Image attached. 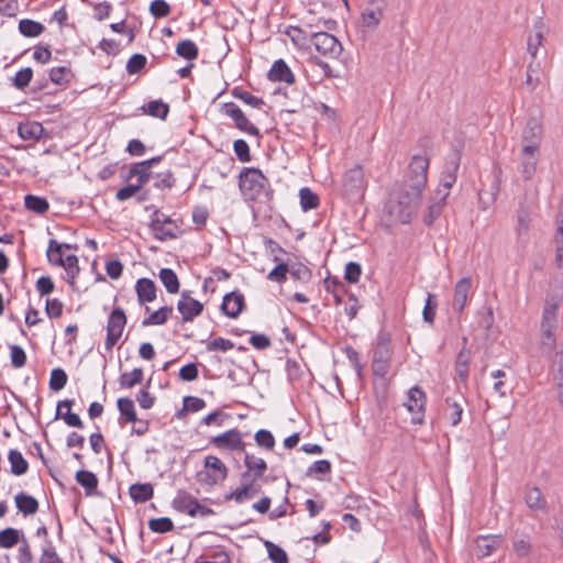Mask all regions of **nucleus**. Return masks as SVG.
Masks as SVG:
<instances>
[{"label": "nucleus", "instance_id": "58", "mask_svg": "<svg viewBox=\"0 0 563 563\" xmlns=\"http://www.w3.org/2000/svg\"><path fill=\"white\" fill-rule=\"evenodd\" d=\"M289 274L295 280L301 283H309L312 278L311 271L301 263L289 266Z\"/></svg>", "mask_w": 563, "mask_h": 563}, {"label": "nucleus", "instance_id": "25", "mask_svg": "<svg viewBox=\"0 0 563 563\" xmlns=\"http://www.w3.org/2000/svg\"><path fill=\"white\" fill-rule=\"evenodd\" d=\"M156 285L150 278H140L135 284V291L139 303L152 302L156 299Z\"/></svg>", "mask_w": 563, "mask_h": 563}, {"label": "nucleus", "instance_id": "45", "mask_svg": "<svg viewBox=\"0 0 563 563\" xmlns=\"http://www.w3.org/2000/svg\"><path fill=\"white\" fill-rule=\"evenodd\" d=\"M143 380V369L141 367L134 368L132 372H124L119 377L121 388H132Z\"/></svg>", "mask_w": 563, "mask_h": 563}, {"label": "nucleus", "instance_id": "12", "mask_svg": "<svg viewBox=\"0 0 563 563\" xmlns=\"http://www.w3.org/2000/svg\"><path fill=\"white\" fill-rule=\"evenodd\" d=\"M540 158V150L534 146H521L519 153V172L525 180H530L536 172Z\"/></svg>", "mask_w": 563, "mask_h": 563}, {"label": "nucleus", "instance_id": "56", "mask_svg": "<svg viewBox=\"0 0 563 563\" xmlns=\"http://www.w3.org/2000/svg\"><path fill=\"white\" fill-rule=\"evenodd\" d=\"M148 528L155 533H167L174 529V523L168 517L153 518L148 521Z\"/></svg>", "mask_w": 563, "mask_h": 563}, {"label": "nucleus", "instance_id": "8", "mask_svg": "<svg viewBox=\"0 0 563 563\" xmlns=\"http://www.w3.org/2000/svg\"><path fill=\"white\" fill-rule=\"evenodd\" d=\"M310 42L317 52L331 58L338 57L343 49L339 40L328 32H310Z\"/></svg>", "mask_w": 563, "mask_h": 563}, {"label": "nucleus", "instance_id": "1", "mask_svg": "<svg viewBox=\"0 0 563 563\" xmlns=\"http://www.w3.org/2000/svg\"><path fill=\"white\" fill-rule=\"evenodd\" d=\"M239 188L246 199L253 201L268 202L274 196L268 178L256 167L242 168L239 174Z\"/></svg>", "mask_w": 563, "mask_h": 563}, {"label": "nucleus", "instance_id": "36", "mask_svg": "<svg viewBox=\"0 0 563 563\" xmlns=\"http://www.w3.org/2000/svg\"><path fill=\"white\" fill-rule=\"evenodd\" d=\"M471 361V352L467 349H462L455 361V373L456 376L462 380L466 382L468 378V366Z\"/></svg>", "mask_w": 563, "mask_h": 563}, {"label": "nucleus", "instance_id": "41", "mask_svg": "<svg viewBox=\"0 0 563 563\" xmlns=\"http://www.w3.org/2000/svg\"><path fill=\"white\" fill-rule=\"evenodd\" d=\"M45 26L37 21L31 19H22L19 22V31L25 37H36L41 35Z\"/></svg>", "mask_w": 563, "mask_h": 563}, {"label": "nucleus", "instance_id": "39", "mask_svg": "<svg viewBox=\"0 0 563 563\" xmlns=\"http://www.w3.org/2000/svg\"><path fill=\"white\" fill-rule=\"evenodd\" d=\"M173 313V307L172 306H164L161 307L158 310L152 312L148 317H146L142 321L143 327L148 325H161L164 324L169 316Z\"/></svg>", "mask_w": 563, "mask_h": 563}, {"label": "nucleus", "instance_id": "19", "mask_svg": "<svg viewBox=\"0 0 563 563\" xmlns=\"http://www.w3.org/2000/svg\"><path fill=\"white\" fill-rule=\"evenodd\" d=\"M244 307V296L241 292L231 291L224 295L220 309L222 313L234 319L239 317Z\"/></svg>", "mask_w": 563, "mask_h": 563}, {"label": "nucleus", "instance_id": "3", "mask_svg": "<svg viewBox=\"0 0 563 563\" xmlns=\"http://www.w3.org/2000/svg\"><path fill=\"white\" fill-rule=\"evenodd\" d=\"M556 303H547L542 312L540 350L542 355L547 357H551L556 346V339L553 332L556 327Z\"/></svg>", "mask_w": 563, "mask_h": 563}, {"label": "nucleus", "instance_id": "43", "mask_svg": "<svg viewBox=\"0 0 563 563\" xmlns=\"http://www.w3.org/2000/svg\"><path fill=\"white\" fill-rule=\"evenodd\" d=\"M273 261L277 263V265L268 273L267 279L272 282H276L278 284H283L287 279V274L289 273V265L283 262L278 256H274Z\"/></svg>", "mask_w": 563, "mask_h": 563}, {"label": "nucleus", "instance_id": "9", "mask_svg": "<svg viewBox=\"0 0 563 563\" xmlns=\"http://www.w3.org/2000/svg\"><path fill=\"white\" fill-rule=\"evenodd\" d=\"M221 111L223 114L230 117L234 121V125L238 130L245 132L252 136H261L258 128L251 123L245 113L240 109V107L236 103L225 102L222 104Z\"/></svg>", "mask_w": 563, "mask_h": 563}, {"label": "nucleus", "instance_id": "15", "mask_svg": "<svg viewBox=\"0 0 563 563\" xmlns=\"http://www.w3.org/2000/svg\"><path fill=\"white\" fill-rule=\"evenodd\" d=\"M177 310L181 314L184 323L191 322L196 317L200 316L203 311V305L190 296V291L184 290L180 299L177 302Z\"/></svg>", "mask_w": 563, "mask_h": 563}, {"label": "nucleus", "instance_id": "60", "mask_svg": "<svg viewBox=\"0 0 563 563\" xmlns=\"http://www.w3.org/2000/svg\"><path fill=\"white\" fill-rule=\"evenodd\" d=\"M438 307L437 296L434 294H428L426 303L423 307L422 316L427 323H433L435 318V310Z\"/></svg>", "mask_w": 563, "mask_h": 563}, {"label": "nucleus", "instance_id": "51", "mask_svg": "<svg viewBox=\"0 0 563 563\" xmlns=\"http://www.w3.org/2000/svg\"><path fill=\"white\" fill-rule=\"evenodd\" d=\"M19 541H22L19 530L14 528H5L0 531V548L11 549Z\"/></svg>", "mask_w": 563, "mask_h": 563}, {"label": "nucleus", "instance_id": "61", "mask_svg": "<svg viewBox=\"0 0 563 563\" xmlns=\"http://www.w3.org/2000/svg\"><path fill=\"white\" fill-rule=\"evenodd\" d=\"M147 58L145 55L136 53L133 54L126 63V71L130 75L140 73L146 65Z\"/></svg>", "mask_w": 563, "mask_h": 563}, {"label": "nucleus", "instance_id": "11", "mask_svg": "<svg viewBox=\"0 0 563 563\" xmlns=\"http://www.w3.org/2000/svg\"><path fill=\"white\" fill-rule=\"evenodd\" d=\"M426 402V393L419 386H413L409 389L406 406L412 413L411 422L413 424L423 423Z\"/></svg>", "mask_w": 563, "mask_h": 563}, {"label": "nucleus", "instance_id": "4", "mask_svg": "<svg viewBox=\"0 0 563 563\" xmlns=\"http://www.w3.org/2000/svg\"><path fill=\"white\" fill-rule=\"evenodd\" d=\"M393 357L391 338L387 332H380L373 349L372 369L375 376L385 377L389 371Z\"/></svg>", "mask_w": 563, "mask_h": 563}, {"label": "nucleus", "instance_id": "21", "mask_svg": "<svg viewBox=\"0 0 563 563\" xmlns=\"http://www.w3.org/2000/svg\"><path fill=\"white\" fill-rule=\"evenodd\" d=\"M500 534L479 536L475 540V551L478 558L492 555L501 544Z\"/></svg>", "mask_w": 563, "mask_h": 563}, {"label": "nucleus", "instance_id": "2", "mask_svg": "<svg viewBox=\"0 0 563 563\" xmlns=\"http://www.w3.org/2000/svg\"><path fill=\"white\" fill-rule=\"evenodd\" d=\"M422 190L405 181L395 190L396 206L394 212H396L401 223H409L412 216L416 214L421 203Z\"/></svg>", "mask_w": 563, "mask_h": 563}, {"label": "nucleus", "instance_id": "24", "mask_svg": "<svg viewBox=\"0 0 563 563\" xmlns=\"http://www.w3.org/2000/svg\"><path fill=\"white\" fill-rule=\"evenodd\" d=\"M267 78L271 81H283L288 85L295 82V75L284 59H277L273 63L267 73Z\"/></svg>", "mask_w": 563, "mask_h": 563}, {"label": "nucleus", "instance_id": "5", "mask_svg": "<svg viewBox=\"0 0 563 563\" xmlns=\"http://www.w3.org/2000/svg\"><path fill=\"white\" fill-rule=\"evenodd\" d=\"M150 230L158 241L174 240L181 234L177 220L172 219L156 208L151 214Z\"/></svg>", "mask_w": 563, "mask_h": 563}, {"label": "nucleus", "instance_id": "49", "mask_svg": "<svg viewBox=\"0 0 563 563\" xmlns=\"http://www.w3.org/2000/svg\"><path fill=\"white\" fill-rule=\"evenodd\" d=\"M324 287L328 292L333 295L335 303L340 305L346 291L344 284L336 278L328 277L324 279Z\"/></svg>", "mask_w": 563, "mask_h": 563}, {"label": "nucleus", "instance_id": "53", "mask_svg": "<svg viewBox=\"0 0 563 563\" xmlns=\"http://www.w3.org/2000/svg\"><path fill=\"white\" fill-rule=\"evenodd\" d=\"M47 261L55 266L64 265L63 251H60V243L56 240H49L48 249L46 252Z\"/></svg>", "mask_w": 563, "mask_h": 563}, {"label": "nucleus", "instance_id": "55", "mask_svg": "<svg viewBox=\"0 0 563 563\" xmlns=\"http://www.w3.org/2000/svg\"><path fill=\"white\" fill-rule=\"evenodd\" d=\"M71 77L70 68L66 66L54 67L49 70V80L56 85H64L69 82Z\"/></svg>", "mask_w": 563, "mask_h": 563}, {"label": "nucleus", "instance_id": "26", "mask_svg": "<svg viewBox=\"0 0 563 563\" xmlns=\"http://www.w3.org/2000/svg\"><path fill=\"white\" fill-rule=\"evenodd\" d=\"M525 503L529 509L533 511H543L548 510V503L541 493L540 488L537 486L527 487L525 492Z\"/></svg>", "mask_w": 563, "mask_h": 563}, {"label": "nucleus", "instance_id": "16", "mask_svg": "<svg viewBox=\"0 0 563 563\" xmlns=\"http://www.w3.org/2000/svg\"><path fill=\"white\" fill-rule=\"evenodd\" d=\"M542 137V124L538 119L529 118L522 130L521 146H534L536 150H540Z\"/></svg>", "mask_w": 563, "mask_h": 563}, {"label": "nucleus", "instance_id": "30", "mask_svg": "<svg viewBox=\"0 0 563 563\" xmlns=\"http://www.w3.org/2000/svg\"><path fill=\"white\" fill-rule=\"evenodd\" d=\"M64 267L66 275H67V283L69 287L77 291L78 288L76 286V277L78 276L80 268L78 264V257L75 254L67 255L64 260V265H60Z\"/></svg>", "mask_w": 563, "mask_h": 563}, {"label": "nucleus", "instance_id": "14", "mask_svg": "<svg viewBox=\"0 0 563 563\" xmlns=\"http://www.w3.org/2000/svg\"><path fill=\"white\" fill-rule=\"evenodd\" d=\"M367 181L361 165L350 168L343 176L342 186L346 195H358L363 192Z\"/></svg>", "mask_w": 563, "mask_h": 563}, {"label": "nucleus", "instance_id": "47", "mask_svg": "<svg viewBox=\"0 0 563 563\" xmlns=\"http://www.w3.org/2000/svg\"><path fill=\"white\" fill-rule=\"evenodd\" d=\"M300 206L303 211L312 210L319 207L320 200L316 192L310 188L303 187L299 190Z\"/></svg>", "mask_w": 563, "mask_h": 563}, {"label": "nucleus", "instance_id": "17", "mask_svg": "<svg viewBox=\"0 0 563 563\" xmlns=\"http://www.w3.org/2000/svg\"><path fill=\"white\" fill-rule=\"evenodd\" d=\"M385 8V0H371L361 14L363 24L375 29L383 19Z\"/></svg>", "mask_w": 563, "mask_h": 563}, {"label": "nucleus", "instance_id": "6", "mask_svg": "<svg viewBox=\"0 0 563 563\" xmlns=\"http://www.w3.org/2000/svg\"><path fill=\"white\" fill-rule=\"evenodd\" d=\"M430 159L424 155H413L408 165L405 183L416 188L424 189L428 181V169Z\"/></svg>", "mask_w": 563, "mask_h": 563}, {"label": "nucleus", "instance_id": "46", "mask_svg": "<svg viewBox=\"0 0 563 563\" xmlns=\"http://www.w3.org/2000/svg\"><path fill=\"white\" fill-rule=\"evenodd\" d=\"M183 409L176 413L177 418H181L186 412H197L206 407V401L202 398L195 396H186L183 400Z\"/></svg>", "mask_w": 563, "mask_h": 563}, {"label": "nucleus", "instance_id": "28", "mask_svg": "<svg viewBox=\"0 0 563 563\" xmlns=\"http://www.w3.org/2000/svg\"><path fill=\"white\" fill-rule=\"evenodd\" d=\"M44 128L38 122H21L18 126V134L25 141H37L42 137Z\"/></svg>", "mask_w": 563, "mask_h": 563}, {"label": "nucleus", "instance_id": "23", "mask_svg": "<svg viewBox=\"0 0 563 563\" xmlns=\"http://www.w3.org/2000/svg\"><path fill=\"white\" fill-rule=\"evenodd\" d=\"M73 406V399H64L58 401L55 419L62 418L67 426L82 429L84 422L77 413L71 412Z\"/></svg>", "mask_w": 563, "mask_h": 563}, {"label": "nucleus", "instance_id": "64", "mask_svg": "<svg viewBox=\"0 0 563 563\" xmlns=\"http://www.w3.org/2000/svg\"><path fill=\"white\" fill-rule=\"evenodd\" d=\"M170 11L172 8L165 0H154L150 4V13L156 19L166 18Z\"/></svg>", "mask_w": 563, "mask_h": 563}, {"label": "nucleus", "instance_id": "32", "mask_svg": "<svg viewBox=\"0 0 563 563\" xmlns=\"http://www.w3.org/2000/svg\"><path fill=\"white\" fill-rule=\"evenodd\" d=\"M8 460L13 475L21 476L27 472L29 463L20 451L15 449L10 450L8 453Z\"/></svg>", "mask_w": 563, "mask_h": 563}, {"label": "nucleus", "instance_id": "44", "mask_svg": "<svg viewBox=\"0 0 563 563\" xmlns=\"http://www.w3.org/2000/svg\"><path fill=\"white\" fill-rule=\"evenodd\" d=\"M176 54L187 60H194L199 55L196 43L191 40H183L176 46Z\"/></svg>", "mask_w": 563, "mask_h": 563}, {"label": "nucleus", "instance_id": "7", "mask_svg": "<svg viewBox=\"0 0 563 563\" xmlns=\"http://www.w3.org/2000/svg\"><path fill=\"white\" fill-rule=\"evenodd\" d=\"M126 316L121 307H115L108 317L104 349L110 352L122 336Z\"/></svg>", "mask_w": 563, "mask_h": 563}, {"label": "nucleus", "instance_id": "20", "mask_svg": "<svg viewBox=\"0 0 563 563\" xmlns=\"http://www.w3.org/2000/svg\"><path fill=\"white\" fill-rule=\"evenodd\" d=\"M472 288L471 277L461 278L454 287V294L452 299V308L455 312L462 313Z\"/></svg>", "mask_w": 563, "mask_h": 563}, {"label": "nucleus", "instance_id": "18", "mask_svg": "<svg viewBox=\"0 0 563 563\" xmlns=\"http://www.w3.org/2000/svg\"><path fill=\"white\" fill-rule=\"evenodd\" d=\"M243 461L246 471L241 474V481H247L251 477H254L255 479L263 478L267 471V463L263 459L245 452Z\"/></svg>", "mask_w": 563, "mask_h": 563}, {"label": "nucleus", "instance_id": "31", "mask_svg": "<svg viewBox=\"0 0 563 563\" xmlns=\"http://www.w3.org/2000/svg\"><path fill=\"white\" fill-rule=\"evenodd\" d=\"M154 488L150 483H136L130 486V496L135 503H145L153 498Z\"/></svg>", "mask_w": 563, "mask_h": 563}, {"label": "nucleus", "instance_id": "38", "mask_svg": "<svg viewBox=\"0 0 563 563\" xmlns=\"http://www.w3.org/2000/svg\"><path fill=\"white\" fill-rule=\"evenodd\" d=\"M162 284L165 286L167 292L177 294L180 288L179 279L172 268H162L158 273Z\"/></svg>", "mask_w": 563, "mask_h": 563}, {"label": "nucleus", "instance_id": "42", "mask_svg": "<svg viewBox=\"0 0 563 563\" xmlns=\"http://www.w3.org/2000/svg\"><path fill=\"white\" fill-rule=\"evenodd\" d=\"M151 176H152L151 170L147 167L140 165V162H139V163H134L130 166V169H129V173H128V176L125 177V179L128 180L133 177H137V183L135 185H140V189H141L144 185H146L150 181Z\"/></svg>", "mask_w": 563, "mask_h": 563}, {"label": "nucleus", "instance_id": "10", "mask_svg": "<svg viewBox=\"0 0 563 563\" xmlns=\"http://www.w3.org/2000/svg\"><path fill=\"white\" fill-rule=\"evenodd\" d=\"M210 443L220 450L245 452V442L239 429L233 428L212 437Z\"/></svg>", "mask_w": 563, "mask_h": 563}, {"label": "nucleus", "instance_id": "34", "mask_svg": "<svg viewBox=\"0 0 563 563\" xmlns=\"http://www.w3.org/2000/svg\"><path fill=\"white\" fill-rule=\"evenodd\" d=\"M117 407L120 412L121 419L124 422H136L137 416L135 411L134 402L129 397H122L117 400Z\"/></svg>", "mask_w": 563, "mask_h": 563}, {"label": "nucleus", "instance_id": "59", "mask_svg": "<svg viewBox=\"0 0 563 563\" xmlns=\"http://www.w3.org/2000/svg\"><path fill=\"white\" fill-rule=\"evenodd\" d=\"M457 175L441 173L438 195L441 197V201H445L450 194V189L455 184Z\"/></svg>", "mask_w": 563, "mask_h": 563}, {"label": "nucleus", "instance_id": "57", "mask_svg": "<svg viewBox=\"0 0 563 563\" xmlns=\"http://www.w3.org/2000/svg\"><path fill=\"white\" fill-rule=\"evenodd\" d=\"M33 78V70L31 67L20 69L12 79V85L19 89L24 90Z\"/></svg>", "mask_w": 563, "mask_h": 563}, {"label": "nucleus", "instance_id": "29", "mask_svg": "<svg viewBox=\"0 0 563 563\" xmlns=\"http://www.w3.org/2000/svg\"><path fill=\"white\" fill-rule=\"evenodd\" d=\"M15 506L24 516L34 515L38 510V501L33 496L26 493H19L14 497Z\"/></svg>", "mask_w": 563, "mask_h": 563}, {"label": "nucleus", "instance_id": "27", "mask_svg": "<svg viewBox=\"0 0 563 563\" xmlns=\"http://www.w3.org/2000/svg\"><path fill=\"white\" fill-rule=\"evenodd\" d=\"M76 482L84 487L87 496L100 495L97 492L98 487V477L95 473L86 470H79L75 475Z\"/></svg>", "mask_w": 563, "mask_h": 563}, {"label": "nucleus", "instance_id": "33", "mask_svg": "<svg viewBox=\"0 0 563 563\" xmlns=\"http://www.w3.org/2000/svg\"><path fill=\"white\" fill-rule=\"evenodd\" d=\"M143 113L151 115L153 118H158L161 120H165L169 113V106L165 103L161 99L152 100L147 104L141 107Z\"/></svg>", "mask_w": 563, "mask_h": 563}, {"label": "nucleus", "instance_id": "40", "mask_svg": "<svg viewBox=\"0 0 563 563\" xmlns=\"http://www.w3.org/2000/svg\"><path fill=\"white\" fill-rule=\"evenodd\" d=\"M465 401L463 396H460V400H456L452 397L445 398V404L448 407V416L451 419L452 426H457L461 422L463 406L462 402Z\"/></svg>", "mask_w": 563, "mask_h": 563}, {"label": "nucleus", "instance_id": "48", "mask_svg": "<svg viewBox=\"0 0 563 563\" xmlns=\"http://www.w3.org/2000/svg\"><path fill=\"white\" fill-rule=\"evenodd\" d=\"M231 95L233 97L242 100L247 106H251L256 109H261L263 106H265V101L262 98L256 97V96L252 95L251 92L243 90L239 87L233 88L231 90Z\"/></svg>", "mask_w": 563, "mask_h": 563}, {"label": "nucleus", "instance_id": "63", "mask_svg": "<svg viewBox=\"0 0 563 563\" xmlns=\"http://www.w3.org/2000/svg\"><path fill=\"white\" fill-rule=\"evenodd\" d=\"M45 547L42 551L40 563H64L63 560L56 553V550L51 540H45Z\"/></svg>", "mask_w": 563, "mask_h": 563}, {"label": "nucleus", "instance_id": "62", "mask_svg": "<svg viewBox=\"0 0 563 563\" xmlns=\"http://www.w3.org/2000/svg\"><path fill=\"white\" fill-rule=\"evenodd\" d=\"M254 439L258 446L264 448L268 451L273 450L275 446V438L272 434V432L268 430H265V429L258 430L255 433Z\"/></svg>", "mask_w": 563, "mask_h": 563}, {"label": "nucleus", "instance_id": "13", "mask_svg": "<svg viewBox=\"0 0 563 563\" xmlns=\"http://www.w3.org/2000/svg\"><path fill=\"white\" fill-rule=\"evenodd\" d=\"M258 479L251 477L247 481H241L242 484L236 489L224 495V500H234L238 504L254 498L262 493V485L257 483Z\"/></svg>", "mask_w": 563, "mask_h": 563}, {"label": "nucleus", "instance_id": "52", "mask_svg": "<svg viewBox=\"0 0 563 563\" xmlns=\"http://www.w3.org/2000/svg\"><path fill=\"white\" fill-rule=\"evenodd\" d=\"M264 545L272 563H289L288 555L282 547L272 541H265Z\"/></svg>", "mask_w": 563, "mask_h": 563}, {"label": "nucleus", "instance_id": "35", "mask_svg": "<svg viewBox=\"0 0 563 563\" xmlns=\"http://www.w3.org/2000/svg\"><path fill=\"white\" fill-rule=\"evenodd\" d=\"M533 27L536 30V34L533 36L530 35L528 37V43H527V46H528L527 49H528V53L531 55L532 59L536 58L538 49L542 45L543 29H544V24H543L542 20L541 19L537 20Z\"/></svg>", "mask_w": 563, "mask_h": 563}, {"label": "nucleus", "instance_id": "22", "mask_svg": "<svg viewBox=\"0 0 563 563\" xmlns=\"http://www.w3.org/2000/svg\"><path fill=\"white\" fill-rule=\"evenodd\" d=\"M198 499L185 489H178L175 498L172 501V507L181 514H187L190 517H196L195 507Z\"/></svg>", "mask_w": 563, "mask_h": 563}, {"label": "nucleus", "instance_id": "37", "mask_svg": "<svg viewBox=\"0 0 563 563\" xmlns=\"http://www.w3.org/2000/svg\"><path fill=\"white\" fill-rule=\"evenodd\" d=\"M24 206L27 210L37 214H44L49 209V203L46 198L29 194L24 197Z\"/></svg>", "mask_w": 563, "mask_h": 563}, {"label": "nucleus", "instance_id": "50", "mask_svg": "<svg viewBox=\"0 0 563 563\" xmlns=\"http://www.w3.org/2000/svg\"><path fill=\"white\" fill-rule=\"evenodd\" d=\"M540 63L534 60L530 62L527 66L525 85L530 91H533L540 84Z\"/></svg>", "mask_w": 563, "mask_h": 563}, {"label": "nucleus", "instance_id": "54", "mask_svg": "<svg viewBox=\"0 0 563 563\" xmlns=\"http://www.w3.org/2000/svg\"><path fill=\"white\" fill-rule=\"evenodd\" d=\"M67 374L63 368L56 367L52 369L48 383L49 388L54 391L63 389L67 384Z\"/></svg>", "mask_w": 563, "mask_h": 563}]
</instances>
